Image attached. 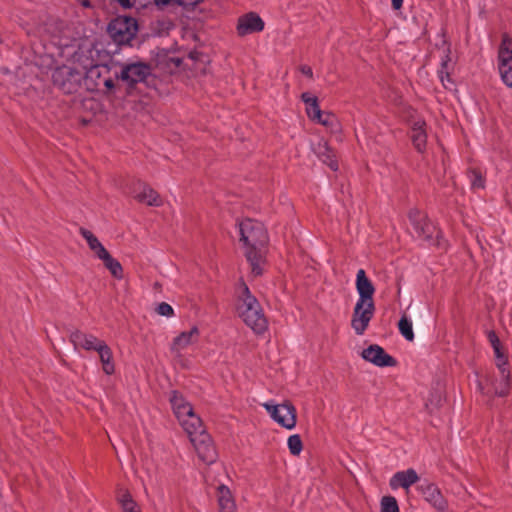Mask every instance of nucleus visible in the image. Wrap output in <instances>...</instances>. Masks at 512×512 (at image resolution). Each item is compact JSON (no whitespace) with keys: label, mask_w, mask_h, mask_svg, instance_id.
I'll return each instance as SVG.
<instances>
[{"label":"nucleus","mask_w":512,"mask_h":512,"mask_svg":"<svg viewBox=\"0 0 512 512\" xmlns=\"http://www.w3.org/2000/svg\"><path fill=\"white\" fill-rule=\"evenodd\" d=\"M240 241L245 248L244 254L250 264L254 276L263 273L266 246L269 241L268 233L263 223L245 219L239 223Z\"/></svg>","instance_id":"1"},{"label":"nucleus","mask_w":512,"mask_h":512,"mask_svg":"<svg viewBox=\"0 0 512 512\" xmlns=\"http://www.w3.org/2000/svg\"><path fill=\"white\" fill-rule=\"evenodd\" d=\"M236 308L239 317L256 334H263L268 329V320L259 301L243 280L237 288Z\"/></svg>","instance_id":"2"},{"label":"nucleus","mask_w":512,"mask_h":512,"mask_svg":"<svg viewBox=\"0 0 512 512\" xmlns=\"http://www.w3.org/2000/svg\"><path fill=\"white\" fill-rule=\"evenodd\" d=\"M408 217L418 237L428 241L431 245L446 250L447 242L443 239L440 230L423 212L412 209L409 211Z\"/></svg>","instance_id":"3"},{"label":"nucleus","mask_w":512,"mask_h":512,"mask_svg":"<svg viewBox=\"0 0 512 512\" xmlns=\"http://www.w3.org/2000/svg\"><path fill=\"white\" fill-rule=\"evenodd\" d=\"M169 401L175 416L187 434H191L190 431L195 432L196 429L199 430L201 428V418L194 413L192 405L185 400L180 392L176 390L171 391Z\"/></svg>","instance_id":"4"},{"label":"nucleus","mask_w":512,"mask_h":512,"mask_svg":"<svg viewBox=\"0 0 512 512\" xmlns=\"http://www.w3.org/2000/svg\"><path fill=\"white\" fill-rule=\"evenodd\" d=\"M107 32L118 46H132L138 32V22L133 17L118 16L108 24Z\"/></svg>","instance_id":"5"},{"label":"nucleus","mask_w":512,"mask_h":512,"mask_svg":"<svg viewBox=\"0 0 512 512\" xmlns=\"http://www.w3.org/2000/svg\"><path fill=\"white\" fill-rule=\"evenodd\" d=\"M84 80L82 71L63 65L52 72L53 85L64 94H74L79 91Z\"/></svg>","instance_id":"6"},{"label":"nucleus","mask_w":512,"mask_h":512,"mask_svg":"<svg viewBox=\"0 0 512 512\" xmlns=\"http://www.w3.org/2000/svg\"><path fill=\"white\" fill-rule=\"evenodd\" d=\"M191 434H187L195 451L201 461L205 464H212L217 459V452L212 443L211 437L206 433L203 423L201 422V428L196 429L195 432L190 431Z\"/></svg>","instance_id":"7"},{"label":"nucleus","mask_w":512,"mask_h":512,"mask_svg":"<svg viewBox=\"0 0 512 512\" xmlns=\"http://www.w3.org/2000/svg\"><path fill=\"white\" fill-rule=\"evenodd\" d=\"M498 69L504 84L512 88V38L506 33L498 49Z\"/></svg>","instance_id":"8"},{"label":"nucleus","mask_w":512,"mask_h":512,"mask_svg":"<svg viewBox=\"0 0 512 512\" xmlns=\"http://www.w3.org/2000/svg\"><path fill=\"white\" fill-rule=\"evenodd\" d=\"M375 313L374 301L357 300L353 309L351 327L357 335H363Z\"/></svg>","instance_id":"9"},{"label":"nucleus","mask_w":512,"mask_h":512,"mask_svg":"<svg viewBox=\"0 0 512 512\" xmlns=\"http://www.w3.org/2000/svg\"><path fill=\"white\" fill-rule=\"evenodd\" d=\"M274 421L286 429H293L296 425V409L290 402L274 405L263 404Z\"/></svg>","instance_id":"10"},{"label":"nucleus","mask_w":512,"mask_h":512,"mask_svg":"<svg viewBox=\"0 0 512 512\" xmlns=\"http://www.w3.org/2000/svg\"><path fill=\"white\" fill-rule=\"evenodd\" d=\"M418 490L424 500L436 510L445 511L448 508V502L436 484L424 481L418 485Z\"/></svg>","instance_id":"11"},{"label":"nucleus","mask_w":512,"mask_h":512,"mask_svg":"<svg viewBox=\"0 0 512 512\" xmlns=\"http://www.w3.org/2000/svg\"><path fill=\"white\" fill-rule=\"evenodd\" d=\"M364 360L378 366V367H394L397 365V360L377 344H372L361 353Z\"/></svg>","instance_id":"12"},{"label":"nucleus","mask_w":512,"mask_h":512,"mask_svg":"<svg viewBox=\"0 0 512 512\" xmlns=\"http://www.w3.org/2000/svg\"><path fill=\"white\" fill-rule=\"evenodd\" d=\"M150 73L151 70L149 65L138 62L125 65L122 68L119 77L123 81H126L129 86H133L136 83L145 81Z\"/></svg>","instance_id":"13"},{"label":"nucleus","mask_w":512,"mask_h":512,"mask_svg":"<svg viewBox=\"0 0 512 512\" xmlns=\"http://www.w3.org/2000/svg\"><path fill=\"white\" fill-rule=\"evenodd\" d=\"M264 27L262 18L255 12H249L239 17L236 29L239 36H245L261 32Z\"/></svg>","instance_id":"14"},{"label":"nucleus","mask_w":512,"mask_h":512,"mask_svg":"<svg viewBox=\"0 0 512 512\" xmlns=\"http://www.w3.org/2000/svg\"><path fill=\"white\" fill-rule=\"evenodd\" d=\"M409 136L414 148L419 153H424L427 145L426 122L422 118L409 121Z\"/></svg>","instance_id":"15"},{"label":"nucleus","mask_w":512,"mask_h":512,"mask_svg":"<svg viewBox=\"0 0 512 512\" xmlns=\"http://www.w3.org/2000/svg\"><path fill=\"white\" fill-rule=\"evenodd\" d=\"M131 193L138 202L145 203L148 206L158 207L162 203L159 194L149 185L141 181H137L133 184Z\"/></svg>","instance_id":"16"},{"label":"nucleus","mask_w":512,"mask_h":512,"mask_svg":"<svg viewBox=\"0 0 512 512\" xmlns=\"http://www.w3.org/2000/svg\"><path fill=\"white\" fill-rule=\"evenodd\" d=\"M69 340L74 345L75 349L81 348L86 351H96L98 346L104 342L93 334L85 333L78 329L70 333Z\"/></svg>","instance_id":"17"},{"label":"nucleus","mask_w":512,"mask_h":512,"mask_svg":"<svg viewBox=\"0 0 512 512\" xmlns=\"http://www.w3.org/2000/svg\"><path fill=\"white\" fill-rule=\"evenodd\" d=\"M356 290L359 294L358 300L365 302L374 301L373 295L375 293V287L372 281L367 277L364 269H359L356 274Z\"/></svg>","instance_id":"18"},{"label":"nucleus","mask_w":512,"mask_h":512,"mask_svg":"<svg viewBox=\"0 0 512 512\" xmlns=\"http://www.w3.org/2000/svg\"><path fill=\"white\" fill-rule=\"evenodd\" d=\"M419 476L417 472L409 468L405 471L396 472L390 479L389 485L392 489H397L402 487L404 489H408L411 485L418 482Z\"/></svg>","instance_id":"19"},{"label":"nucleus","mask_w":512,"mask_h":512,"mask_svg":"<svg viewBox=\"0 0 512 512\" xmlns=\"http://www.w3.org/2000/svg\"><path fill=\"white\" fill-rule=\"evenodd\" d=\"M96 352L99 354L103 372L106 375H112L115 372V364L111 348L104 341L100 346H98Z\"/></svg>","instance_id":"20"},{"label":"nucleus","mask_w":512,"mask_h":512,"mask_svg":"<svg viewBox=\"0 0 512 512\" xmlns=\"http://www.w3.org/2000/svg\"><path fill=\"white\" fill-rule=\"evenodd\" d=\"M219 512H235L236 504L231 491L225 485H220L217 490Z\"/></svg>","instance_id":"21"},{"label":"nucleus","mask_w":512,"mask_h":512,"mask_svg":"<svg viewBox=\"0 0 512 512\" xmlns=\"http://www.w3.org/2000/svg\"><path fill=\"white\" fill-rule=\"evenodd\" d=\"M301 100L305 103L307 116L312 121L315 122L316 119L322 117L323 111L319 107L318 98L316 96H313L309 92H304L301 94Z\"/></svg>","instance_id":"22"},{"label":"nucleus","mask_w":512,"mask_h":512,"mask_svg":"<svg viewBox=\"0 0 512 512\" xmlns=\"http://www.w3.org/2000/svg\"><path fill=\"white\" fill-rule=\"evenodd\" d=\"M199 336V330L196 326L192 327L191 330L182 332L178 335L172 344V350H182L195 342Z\"/></svg>","instance_id":"23"},{"label":"nucleus","mask_w":512,"mask_h":512,"mask_svg":"<svg viewBox=\"0 0 512 512\" xmlns=\"http://www.w3.org/2000/svg\"><path fill=\"white\" fill-rule=\"evenodd\" d=\"M98 259H100L103 262L105 268L109 270V272L114 278L120 280L124 277L123 267L121 263L117 259L113 258L108 251H106Z\"/></svg>","instance_id":"24"},{"label":"nucleus","mask_w":512,"mask_h":512,"mask_svg":"<svg viewBox=\"0 0 512 512\" xmlns=\"http://www.w3.org/2000/svg\"><path fill=\"white\" fill-rule=\"evenodd\" d=\"M80 234L87 241L89 248L94 252L95 256L99 258L107 249L101 244L98 238L89 230L80 228Z\"/></svg>","instance_id":"25"},{"label":"nucleus","mask_w":512,"mask_h":512,"mask_svg":"<svg viewBox=\"0 0 512 512\" xmlns=\"http://www.w3.org/2000/svg\"><path fill=\"white\" fill-rule=\"evenodd\" d=\"M318 155L323 163L327 164L333 171L338 169V162L334 159L332 151L327 146V143L319 144Z\"/></svg>","instance_id":"26"},{"label":"nucleus","mask_w":512,"mask_h":512,"mask_svg":"<svg viewBox=\"0 0 512 512\" xmlns=\"http://www.w3.org/2000/svg\"><path fill=\"white\" fill-rule=\"evenodd\" d=\"M508 360L506 357L500 360L496 359V366L498 367L501 376H504L506 378V382L504 383V387L498 391L500 395H507L510 389V372L507 369Z\"/></svg>","instance_id":"27"},{"label":"nucleus","mask_w":512,"mask_h":512,"mask_svg":"<svg viewBox=\"0 0 512 512\" xmlns=\"http://www.w3.org/2000/svg\"><path fill=\"white\" fill-rule=\"evenodd\" d=\"M398 328L401 333V335L408 341L414 340V332L412 328V321L406 316L403 315L399 322H398Z\"/></svg>","instance_id":"28"},{"label":"nucleus","mask_w":512,"mask_h":512,"mask_svg":"<svg viewBox=\"0 0 512 512\" xmlns=\"http://www.w3.org/2000/svg\"><path fill=\"white\" fill-rule=\"evenodd\" d=\"M103 73H105V74L109 73V70L106 66H102V67L95 66V67L90 68L87 71L86 76L84 77L85 83L88 85V82L90 80H95V83L102 82V80H103L102 74Z\"/></svg>","instance_id":"29"},{"label":"nucleus","mask_w":512,"mask_h":512,"mask_svg":"<svg viewBox=\"0 0 512 512\" xmlns=\"http://www.w3.org/2000/svg\"><path fill=\"white\" fill-rule=\"evenodd\" d=\"M471 186L474 189H482L485 187V179L479 169L470 168L468 170Z\"/></svg>","instance_id":"30"},{"label":"nucleus","mask_w":512,"mask_h":512,"mask_svg":"<svg viewBox=\"0 0 512 512\" xmlns=\"http://www.w3.org/2000/svg\"><path fill=\"white\" fill-rule=\"evenodd\" d=\"M315 122L329 128L333 131L338 128L337 117L335 116V114H333L331 112L323 111L322 117L320 119H316Z\"/></svg>","instance_id":"31"},{"label":"nucleus","mask_w":512,"mask_h":512,"mask_svg":"<svg viewBox=\"0 0 512 512\" xmlns=\"http://www.w3.org/2000/svg\"><path fill=\"white\" fill-rule=\"evenodd\" d=\"M287 444L290 453L294 456H298L303 449V443L298 434L291 435L288 438Z\"/></svg>","instance_id":"32"},{"label":"nucleus","mask_w":512,"mask_h":512,"mask_svg":"<svg viewBox=\"0 0 512 512\" xmlns=\"http://www.w3.org/2000/svg\"><path fill=\"white\" fill-rule=\"evenodd\" d=\"M381 512H400L396 498L393 496L382 497Z\"/></svg>","instance_id":"33"},{"label":"nucleus","mask_w":512,"mask_h":512,"mask_svg":"<svg viewBox=\"0 0 512 512\" xmlns=\"http://www.w3.org/2000/svg\"><path fill=\"white\" fill-rule=\"evenodd\" d=\"M156 312L161 316L171 317L174 315V310L172 306L166 302L160 303L157 308Z\"/></svg>","instance_id":"34"},{"label":"nucleus","mask_w":512,"mask_h":512,"mask_svg":"<svg viewBox=\"0 0 512 512\" xmlns=\"http://www.w3.org/2000/svg\"><path fill=\"white\" fill-rule=\"evenodd\" d=\"M101 85L105 86L108 91H111L115 87L113 79L109 76L104 77L102 82H96L92 89H99ZM88 89L91 88L88 87Z\"/></svg>","instance_id":"35"},{"label":"nucleus","mask_w":512,"mask_h":512,"mask_svg":"<svg viewBox=\"0 0 512 512\" xmlns=\"http://www.w3.org/2000/svg\"><path fill=\"white\" fill-rule=\"evenodd\" d=\"M488 340L491 344L492 347H496V346H500V340H499V337L497 336L496 332L491 330L488 332Z\"/></svg>","instance_id":"36"},{"label":"nucleus","mask_w":512,"mask_h":512,"mask_svg":"<svg viewBox=\"0 0 512 512\" xmlns=\"http://www.w3.org/2000/svg\"><path fill=\"white\" fill-rule=\"evenodd\" d=\"M203 0H173V3L179 6H195L198 5Z\"/></svg>","instance_id":"37"},{"label":"nucleus","mask_w":512,"mask_h":512,"mask_svg":"<svg viewBox=\"0 0 512 512\" xmlns=\"http://www.w3.org/2000/svg\"><path fill=\"white\" fill-rule=\"evenodd\" d=\"M122 508L123 512H140L134 501H127Z\"/></svg>","instance_id":"38"},{"label":"nucleus","mask_w":512,"mask_h":512,"mask_svg":"<svg viewBox=\"0 0 512 512\" xmlns=\"http://www.w3.org/2000/svg\"><path fill=\"white\" fill-rule=\"evenodd\" d=\"M505 380H506V378H505L504 376H501V379H500L499 383H497V384L495 385V387H494V393H495V395H497V396H499V397H504V396H505V395H500V394L498 393V391H500V390L504 387V383L506 382Z\"/></svg>","instance_id":"39"},{"label":"nucleus","mask_w":512,"mask_h":512,"mask_svg":"<svg viewBox=\"0 0 512 512\" xmlns=\"http://www.w3.org/2000/svg\"><path fill=\"white\" fill-rule=\"evenodd\" d=\"M300 71H301L302 74L306 75L309 78L313 77L312 68L310 66H308V65H302L300 67Z\"/></svg>","instance_id":"40"},{"label":"nucleus","mask_w":512,"mask_h":512,"mask_svg":"<svg viewBox=\"0 0 512 512\" xmlns=\"http://www.w3.org/2000/svg\"><path fill=\"white\" fill-rule=\"evenodd\" d=\"M117 2L123 8H131L135 5L136 0H117Z\"/></svg>","instance_id":"41"},{"label":"nucleus","mask_w":512,"mask_h":512,"mask_svg":"<svg viewBox=\"0 0 512 512\" xmlns=\"http://www.w3.org/2000/svg\"><path fill=\"white\" fill-rule=\"evenodd\" d=\"M493 350H494L495 357H496V359H497V360H500V359H502V360H503V358H504V357H506V356L503 354L502 350H501V345H500V346L493 347Z\"/></svg>","instance_id":"42"},{"label":"nucleus","mask_w":512,"mask_h":512,"mask_svg":"<svg viewBox=\"0 0 512 512\" xmlns=\"http://www.w3.org/2000/svg\"><path fill=\"white\" fill-rule=\"evenodd\" d=\"M127 501H134L132 498H131V495L129 493H124L121 498H120V503H121V506L124 507V504L127 502Z\"/></svg>","instance_id":"43"},{"label":"nucleus","mask_w":512,"mask_h":512,"mask_svg":"<svg viewBox=\"0 0 512 512\" xmlns=\"http://www.w3.org/2000/svg\"><path fill=\"white\" fill-rule=\"evenodd\" d=\"M156 6L164 7L173 2V0H153Z\"/></svg>","instance_id":"44"},{"label":"nucleus","mask_w":512,"mask_h":512,"mask_svg":"<svg viewBox=\"0 0 512 512\" xmlns=\"http://www.w3.org/2000/svg\"><path fill=\"white\" fill-rule=\"evenodd\" d=\"M402 4H403V0H392V7L395 10L400 9L402 7Z\"/></svg>","instance_id":"45"},{"label":"nucleus","mask_w":512,"mask_h":512,"mask_svg":"<svg viewBox=\"0 0 512 512\" xmlns=\"http://www.w3.org/2000/svg\"><path fill=\"white\" fill-rule=\"evenodd\" d=\"M82 4H83V6H85V7L90 6V2H89V0H84V1L82 2Z\"/></svg>","instance_id":"46"},{"label":"nucleus","mask_w":512,"mask_h":512,"mask_svg":"<svg viewBox=\"0 0 512 512\" xmlns=\"http://www.w3.org/2000/svg\"><path fill=\"white\" fill-rule=\"evenodd\" d=\"M446 65H447V62H446V61H444V62L442 63L443 68H444V67H446Z\"/></svg>","instance_id":"47"},{"label":"nucleus","mask_w":512,"mask_h":512,"mask_svg":"<svg viewBox=\"0 0 512 512\" xmlns=\"http://www.w3.org/2000/svg\"><path fill=\"white\" fill-rule=\"evenodd\" d=\"M478 387L480 388L481 391L483 390V388H482L480 383L478 384Z\"/></svg>","instance_id":"48"}]
</instances>
